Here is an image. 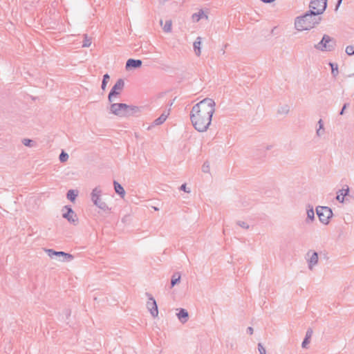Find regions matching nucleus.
<instances>
[{
    "label": "nucleus",
    "mask_w": 354,
    "mask_h": 354,
    "mask_svg": "<svg viewBox=\"0 0 354 354\" xmlns=\"http://www.w3.org/2000/svg\"><path fill=\"white\" fill-rule=\"evenodd\" d=\"M271 148H272V146H271V145H270V146L267 147V149H270Z\"/></svg>",
    "instance_id": "obj_44"
},
{
    "label": "nucleus",
    "mask_w": 354,
    "mask_h": 354,
    "mask_svg": "<svg viewBox=\"0 0 354 354\" xmlns=\"http://www.w3.org/2000/svg\"><path fill=\"white\" fill-rule=\"evenodd\" d=\"M328 0H312L309 3V10H313L316 15L320 16L327 8Z\"/></svg>",
    "instance_id": "obj_7"
},
{
    "label": "nucleus",
    "mask_w": 354,
    "mask_h": 354,
    "mask_svg": "<svg viewBox=\"0 0 354 354\" xmlns=\"http://www.w3.org/2000/svg\"><path fill=\"white\" fill-rule=\"evenodd\" d=\"M45 251L50 258H53L54 256L62 257L64 258L63 260L64 261H70L72 259H73V256L72 254L64 252H57L53 250V249H46L45 250Z\"/></svg>",
    "instance_id": "obj_10"
},
{
    "label": "nucleus",
    "mask_w": 354,
    "mask_h": 354,
    "mask_svg": "<svg viewBox=\"0 0 354 354\" xmlns=\"http://www.w3.org/2000/svg\"><path fill=\"white\" fill-rule=\"evenodd\" d=\"M321 21V16L313 10H308L304 15L296 17L295 27L298 31L309 30L319 24Z\"/></svg>",
    "instance_id": "obj_2"
},
{
    "label": "nucleus",
    "mask_w": 354,
    "mask_h": 354,
    "mask_svg": "<svg viewBox=\"0 0 354 354\" xmlns=\"http://www.w3.org/2000/svg\"><path fill=\"white\" fill-rule=\"evenodd\" d=\"M180 190H183L187 193H189L190 192V190L189 189H187V186H186V184H183L180 187Z\"/></svg>",
    "instance_id": "obj_37"
},
{
    "label": "nucleus",
    "mask_w": 354,
    "mask_h": 354,
    "mask_svg": "<svg viewBox=\"0 0 354 354\" xmlns=\"http://www.w3.org/2000/svg\"><path fill=\"white\" fill-rule=\"evenodd\" d=\"M70 313H71V312H70V311H68V310H67L66 315H67V316L70 315Z\"/></svg>",
    "instance_id": "obj_43"
},
{
    "label": "nucleus",
    "mask_w": 354,
    "mask_h": 354,
    "mask_svg": "<svg viewBox=\"0 0 354 354\" xmlns=\"http://www.w3.org/2000/svg\"><path fill=\"white\" fill-rule=\"evenodd\" d=\"M32 142V140H30V139H24L22 140V143L25 145V146H27V147H31V143Z\"/></svg>",
    "instance_id": "obj_34"
},
{
    "label": "nucleus",
    "mask_w": 354,
    "mask_h": 354,
    "mask_svg": "<svg viewBox=\"0 0 354 354\" xmlns=\"http://www.w3.org/2000/svg\"><path fill=\"white\" fill-rule=\"evenodd\" d=\"M146 295L148 297L149 299V301L147 302V308L149 310L151 316L153 317H156L158 315V310L156 301L151 294L147 292Z\"/></svg>",
    "instance_id": "obj_8"
},
{
    "label": "nucleus",
    "mask_w": 354,
    "mask_h": 354,
    "mask_svg": "<svg viewBox=\"0 0 354 354\" xmlns=\"http://www.w3.org/2000/svg\"><path fill=\"white\" fill-rule=\"evenodd\" d=\"M348 106V103H345L342 109V110L340 111L339 112V115H343L344 113V111L345 109L347 108V106Z\"/></svg>",
    "instance_id": "obj_39"
},
{
    "label": "nucleus",
    "mask_w": 354,
    "mask_h": 354,
    "mask_svg": "<svg viewBox=\"0 0 354 354\" xmlns=\"http://www.w3.org/2000/svg\"><path fill=\"white\" fill-rule=\"evenodd\" d=\"M349 193V187L348 185H346V188H342V189H339L337 192V196H336V199L339 203H344V197L347 196Z\"/></svg>",
    "instance_id": "obj_13"
},
{
    "label": "nucleus",
    "mask_w": 354,
    "mask_h": 354,
    "mask_svg": "<svg viewBox=\"0 0 354 354\" xmlns=\"http://www.w3.org/2000/svg\"><path fill=\"white\" fill-rule=\"evenodd\" d=\"M307 219L306 221L308 222V220L313 221L315 218V213L313 207L311 205H308V208L307 209Z\"/></svg>",
    "instance_id": "obj_21"
},
{
    "label": "nucleus",
    "mask_w": 354,
    "mask_h": 354,
    "mask_svg": "<svg viewBox=\"0 0 354 354\" xmlns=\"http://www.w3.org/2000/svg\"><path fill=\"white\" fill-rule=\"evenodd\" d=\"M101 194L102 190L100 189V187H96L93 189L91 196V201L93 203H96V201L100 199Z\"/></svg>",
    "instance_id": "obj_15"
},
{
    "label": "nucleus",
    "mask_w": 354,
    "mask_h": 354,
    "mask_svg": "<svg viewBox=\"0 0 354 354\" xmlns=\"http://www.w3.org/2000/svg\"><path fill=\"white\" fill-rule=\"evenodd\" d=\"M64 208L66 209V212L63 213L62 216L71 223L76 225L77 223V218L73 209L68 205L64 206Z\"/></svg>",
    "instance_id": "obj_11"
},
{
    "label": "nucleus",
    "mask_w": 354,
    "mask_h": 354,
    "mask_svg": "<svg viewBox=\"0 0 354 354\" xmlns=\"http://www.w3.org/2000/svg\"><path fill=\"white\" fill-rule=\"evenodd\" d=\"M236 224L239 226H240L241 227H242L243 229H245V230H248L250 227V225L246 222H245V221H238L236 222Z\"/></svg>",
    "instance_id": "obj_31"
},
{
    "label": "nucleus",
    "mask_w": 354,
    "mask_h": 354,
    "mask_svg": "<svg viewBox=\"0 0 354 354\" xmlns=\"http://www.w3.org/2000/svg\"><path fill=\"white\" fill-rule=\"evenodd\" d=\"M346 53L351 56L354 55V45L347 46L345 50Z\"/></svg>",
    "instance_id": "obj_28"
},
{
    "label": "nucleus",
    "mask_w": 354,
    "mask_h": 354,
    "mask_svg": "<svg viewBox=\"0 0 354 354\" xmlns=\"http://www.w3.org/2000/svg\"><path fill=\"white\" fill-rule=\"evenodd\" d=\"M109 79H110V76L109 74L106 73L104 75L103 80L102 82V85H101V88L103 91H104L106 89V85H107V83H108Z\"/></svg>",
    "instance_id": "obj_24"
},
{
    "label": "nucleus",
    "mask_w": 354,
    "mask_h": 354,
    "mask_svg": "<svg viewBox=\"0 0 354 354\" xmlns=\"http://www.w3.org/2000/svg\"><path fill=\"white\" fill-rule=\"evenodd\" d=\"M203 15H204V12L203 10H201L198 12L192 15V19L194 21L198 22L203 17Z\"/></svg>",
    "instance_id": "obj_26"
},
{
    "label": "nucleus",
    "mask_w": 354,
    "mask_h": 354,
    "mask_svg": "<svg viewBox=\"0 0 354 354\" xmlns=\"http://www.w3.org/2000/svg\"><path fill=\"white\" fill-rule=\"evenodd\" d=\"M202 171L204 173H209V165L207 162H205L203 163L202 166Z\"/></svg>",
    "instance_id": "obj_32"
},
{
    "label": "nucleus",
    "mask_w": 354,
    "mask_h": 354,
    "mask_svg": "<svg viewBox=\"0 0 354 354\" xmlns=\"http://www.w3.org/2000/svg\"><path fill=\"white\" fill-rule=\"evenodd\" d=\"M253 332H254V329L251 326H249L248 328H247V333L250 335H252L253 334Z\"/></svg>",
    "instance_id": "obj_41"
},
{
    "label": "nucleus",
    "mask_w": 354,
    "mask_h": 354,
    "mask_svg": "<svg viewBox=\"0 0 354 354\" xmlns=\"http://www.w3.org/2000/svg\"><path fill=\"white\" fill-rule=\"evenodd\" d=\"M201 37H198L193 44L194 52L197 56H200L201 53Z\"/></svg>",
    "instance_id": "obj_17"
},
{
    "label": "nucleus",
    "mask_w": 354,
    "mask_h": 354,
    "mask_svg": "<svg viewBox=\"0 0 354 354\" xmlns=\"http://www.w3.org/2000/svg\"><path fill=\"white\" fill-rule=\"evenodd\" d=\"M313 329L310 328H308V330H307V331L306 333L305 337L310 339L312 335H313Z\"/></svg>",
    "instance_id": "obj_35"
},
{
    "label": "nucleus",
    "mask_w": 354,
    "mask_h": 354,
    "mask_svg": "<svg viewBox=\"0 0 354 354\" xmlns=\"http://www.w3.org/2000/svg\"><path fill=\"white\" fill-rule=\"evenodd\" d=\"M258 350L260 354H266V348L261 343L258 344Z\"/></svg>",
    "instance_id": "obj_33"
},
{
    "label": "nucleus",
    "mask_w": 354,
    "mask_h": 354,
    "mask_svg": "<svg viewBox=\"0 0 354 354\" xmlns=\"http://www.w3.org/2000/svg\"><path fill=\"white\" fill-rule=\"evenodd\" d=\"M306 259L308 262L309 270H313L318 263V253L315 251L309 250L306 253Z\"/></svg>",
    "instance_id": "obj_9"
},
{
    "label": "nucleus",
    "mask_w": 354,
    "mask_h": 354,
    "mask_svg": "<svg viewBox=\"0 0 354 354\" xmlns=\"http://www.w3.org/2000/svg\"><path fill=\"white\" fill-rule=\"evenodd\" d=\"M163 30L166 32H169L171 30V21H166L165 26L163 27Z\"/></svg>",
    "instance_id": "obj_27"
},
{
    "label": "nucleus",
    "mask_w": 354,
    "mask_h": 354,
    "mask_svg": "<svg viewBox=\"0 0 354 354\" xmlns=\"http://www.w3.org/2000/svg\"><path fill=\"white\" fill-rule=\"evenodd\" d=\"M215 102L208 97L193 106L189 116L192 124L196 131L205 132L208 129L215 111Z\"/></svg>",
    "instance_id": "obj_1"
},
{
    "label": "nucleus",
    "mask_w": 354,
    "mask_h": 354,
    "mask_svg": "<svg viewBox=\"0 0 354 354\" xmlns=\"http://www.w3.org/2000/svg\"><path fill=\"white\" fill-rule=\"evenodd\" d=\"M336 40L330 35L324 34L321 41L314 45V48L322 52H331L335 49Z\"/></svg>",
    "instance_id": "obj_4"
},
{
    "label": "nucleus",
    "mask_w": 354,
    "mask_h": 354,
    "mask_svg": "<svg viewBox=\"0 0 354 354\" xmlns=\"http://www.w3.org/2000/svg\"><path fill=\"white\" fill-rule=\"evenodd\" d=\"M318 125H319V129H322V130H324V122L322 121V119H320L319 121H318Z\"/></svg>",
    "instance_id": "obj_40"
},
{
    "label": "nucleus",
    "mask_w": 354,
    "mask_h": 354,
    "mask_svg": "<svg viewBox=\"0 0 354 354\" xmlns=\"http://www.w3.org/2000/svg\"><path fill=\"white\" fill-rule=\"evenodd\" d=\"M331 67V73L334 77H336L338 75V66L337 64L330 63Z\"/></svg>",
    "instance_id": "obj_25"
},
{
    "label": "nucleus",
    "mask_w": 354,
    "mask_h": 354,
    "mask_svg": "<svg viewBox=\"0 0 354 354\" xmlns=\"http://www.w3.org/2000/svg\"><path fill=\"white\" fill-rule=\"evenodd\" d=\"M324 130H322V129H318L316 131V134L318 137L322 136L324 134Z\"/></svg>",
    "instance_id": "obj_38"
},
{
    "label": "nucleus",
    "mask_w": 354,
    "mask_h": 354,
    "mask_svg": "<svg viewBox=\"0 0 354 354\" xmlns=\"http://www.w3.org/2000/svg\"><path fill=\"white\" fill-rule=\"evenodd\" d=\"M124 86V82L122 79H118L112 88L111 89L109 95L108 100L109 103L115 102L121 94Z\"/></svg>",
    "instance_id": "obj_5"
},
{
    "label": "nucleus",
    "mask_w": 354,
    "mask_h": 354,
    "mask_svg": "<svg viewBox=\"0 0 354 354\" xmlns=\"http://www.w3.org/2000/svg\"><path fill=\"white\" fill-rule=\"evenodd\" d=\"M290 111V106L288 104L281 106L277 111L279 114L287 115Z\"/></svg>",
    "instance_id": "obj_22"
},
{
    "label": "nucleus",
    "mask_w": 354,
    "mask_h": 354,
    "mask_svg": "<svg viewBox=\"0 0 354 354\" xmlns=\"http://www.w3.org/2000/svg\"><path fill=\"white\" fill-rule=\"evenodd\" d=\"M95 205H96L100 209L106 211L109 209V207L105 202L102 201L101 198L96 201V203H94Z\"/></svg>",
    "instance_id": "obj_23"
},
{
    "label": "nucleus",
    "mask_w": 354,
    "mask_h": 354,
    "mask_svg": "<svg viewBox=\"0 0 354 354\" xmlns=\"http://www.w3.org/2000/svg\"><path fill=\"white\" fill-rule=\"evenodd\" d=\"M310 339L304 337V339L303 340L301 344L302 348H306L307 345L310 343Z\"/></svg>",
    "instance_id": "obj_36"
},
{
    "label": "nucleus",
    "mask_w": 354,
    "mask_h": 354,
    "mask_svg": "<svg viewBox=\"0 0 354 354\" xmlns=\"http://www.w3.org/2000/svg\"><path fill=\"white\" fill-rule=\"evenodd\" d=\"M177 317L179 321L184 324L187 322L189 318L188 312L184 308H180L179 312L177 313Z\"/></svg>",
    "instance_id": "obj_14"
},
{
    "label": "nucleus",
    "mask_w": 354,
    "mask_h": 354,
    "mask_svg": "<svg viewBox=\"0 0 354 354\" xmlns=\"http://www.w3.org/2000/svg\"><path fill=\"white\" fill-rule=\"evenodd\" d=\"M169 111L168 112H166V111H164L159 118H158L157 119H156L153 122V125H160V124H162L165 120L167 118L168 115H169Z\"/></svg>",
    "instance_id": "obj_18"
},
{
    "label": "nucleus",
    "mask_w": 354,
    "mask_h": 354,
    "mask_svg": "<svg viewBox=\"0 0 354 354\" xmlns=\"http://www.w3.org/2000/svg\"><path fill=\"white\" fill-rule=\"evenodd\" d=\"M91 44V39L87 37L86 35H84V39L83 41L82 46L83 47H89Z\"/></svg>",
    "instance_id": "obj_30"
},
{
    "label": "nucleus",
    "mask_w": 354,
    "mask_h": 354,
    "mask_svg": "<svg viewBox=\"0 0 354 354\" xmlns=\"http://www.w3.org/2000/svg\"><path fill=\"white\" fill-rule=\"evenodd\" d=\"M59 160H60L61 162H66L68 160V153H66V152L62 151L61 152V153L59 154Z\"/></svg>",
    "instance_id": "obj_29"
},
{
    "label": "nucleus",
    "mask_w": 354,
    "mask_h": 354,
    "mask_svg": "<svg viewBox=\"0 0 354 354\" xmlns=\"http://www.w3.org/2000/svg\"><path fill=\"white\" fill-rule=\"evenodd\" d=\"M142 62L140 59H129L126 62L125 68L127 71L140 68Z\"/></svg>",
    "instance_id": "obj_12"
},
{
    "label": "nucleus",
    "mask_w": 354,
    "mask_h": 354,
    "mask_svg": "<svg viewBox=\"0 0 354 354\" xmlns=\"http://www.w3.org/2000/svg\"><path fill=\"white\" fill-rule=\"evenodd\" d=\"M180 281V274L179 272H175L171 279V287H174L175 285L178 283Z\"/></svg>",
    "instance_id": "obj_20"
},
{
    "label": "nucleus",
    "mask_w": 354,
    "mask_h": 354,
    "mask_svg": "<svg viewBox=\"0 0 354 354\" xmlns=\"http://www.w3.org/2000/svg\"><path fill=\"white\" fill-rule=\"evenodd\" d=\"M342 0H337V5H336L335 10L338 9V8L340 6V4L342 3Z\"/></svg>",
    "instance_id": "obj_42"
},
{
    "label": "nucleus",
    "mask_w": 354,
    "mask_h": 354,
    "mask_svg": "<svg viewBox=\"0 0 354 354\" xmlns=\"http://www.w3.org/2000/svg\"><path fill=\"white\" fill-rule=\"evenodd\" d=\"M109 109L111 113L121 118L137 115L141 111L140 106L115 102L111 103Z\"/></svg>",
    "instance_id": "obj_3"
},
{
    "label": "nucleus",
    "mask_w": 354,
    "mask_h": 354,
    "mask_svg": "<svg viewBox=\"0 0 354 354\" xmlns=\"http://www.w3.org/2000/svg\"><path fill=\"white\" fill-rule=\"evenodd\" d=\"M113 186H114L115 192L118 195H120V196L122 198H124V197L125 196V191H124L123 187L119 183H118L115 180L113 181Z\"/></svg>",
    "instance_id": "obj_16"
},
{
    "label": "nucleus",
    "mask_w": 354,
    "mask_h": 354,
    "mask_svg": "<svg viewBox=\"0 0 354 354\" xmlns=\"http://www.w3.org/2000/svg\"><path fill=\"white\" fill-rule=\"evenodd\" d=\"M317 216L321 223L327 225L330 218L333 216L332 209L326 206H318L316 208Z\"/></svg>",
    "instance_id": "obj_6"
},
{
    "label": "nucleus",
    "mask_w": 354,
    "mask_h": 354,
    "mask_svg": "<svg viewBox=\"0 0 354 354\" xmlns=\"http://www.w3.org/2000/svg\"><path fill=\"white\" fill-rule=\"evenodd\" d=\"M78 192L77 190L74 189H70L67 192V198L71 201V202H74L76 199V197L77 196Z\"/></svg>",
    "instance_id": "obj_19"
}]
</instances>
